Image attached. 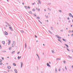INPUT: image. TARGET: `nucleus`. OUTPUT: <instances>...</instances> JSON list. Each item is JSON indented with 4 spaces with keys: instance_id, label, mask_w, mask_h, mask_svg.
<instances>
[{
    "instance_id": "f257e3e1",
    "label": "nucleus",
    "mask_w": 73,
    "mask_h": 73,
    "mask_svg": "<svg viewBox=\"0 0 73 73\" xmlns=\"http://www.w3.org/2000/svg\"><path fill=\"white\" fill-rule=\"evenodd\" d=\"M15 41H13V43L12 44V47H13L14 46H15Z\"/></svg>"
},
{
    "instance_id": "f03ea898",
    "label": "nucleus",
    "mask_w": 73,
    "mask_h": 73,
    "mask_svg": "<svg viewBox=\"0 0 73 73\" xmlns=\"http://www.w3.org/2000/svg\"><path fill=\"white\" fill-rule=\"evenodd\" d=\"M8 41V44L9 45H10V44H11V40L9 39Z\"/></svg>"
},
{
    "instance_id": "7ed1b4c3",
    "label": "nucleus",
    "mask_w": 73,
    "mask_h": 73,
    "mask_svg": "<svg viewBox=\"0 0 73 73\" xmlns=\"http://www.w3.org/2000/svg\"><path fill=\"white\" fill-rule=\"evenodd\" d=\"M4 33H5V35H8V33H7V32L6 31H5L4 32Z\"/></svg>"
},
{
    "instance_id": "20e7f679",
    "label": "nucleus",
    "mask_w": 73,
    "mask_h": 73,
    "mask_svg": "<svg viewBox=\"0 0 73 73\" xmlns=\"http://www.w3.org/2000/svg\"><path fill=\"white\" fill-rule=\"evenodd\" d=\"M56 37H57V38H61V37L58 36V35H56Z\"/></svg>"
},
{
    "instance_id": "39448f33",
    "label": "nucleus",
    "mask_w": 73,
    "mask_h": 73,
    "mask_svg": "<svg viewBox=\"0 0 73 73\" xmlns=\"http://www.w3.org/2000/svg\"><path fill=\"white\" fill-rule=\"evenodd\" d=\"M69 16L70 17H72V14H71V13H69Z\"/></svg>"
},
{
    "instance_id": "423d86ee",
    "label": "nucleus",
    "mask_w": 73,
    "mask_h": 73,
    "mask_svg": "<svg viewBox=\"0 0 73 73\" xmlns=\"http://www.w3.org/2000/svg\"><path fill=\"white\" fill-rule=\"evenodd\" d=\"M47 65L48 66H49V67H50V65H49V63H47Z\"/></svg>"
},
{
    "instance_id": "0eeeda50",
    "label": "nucleus",
    "mask_w": 73,
    "mask_h": 73,
    "mask_svg": "<svg viewBox=\"0 0 73 73\" xmlns=\"http://www.w3.org/2000/svg\"><path fill=\"white\" fill-rule=\"evenodd\" d=\"M9 28L11 30V31H13V29H12V27H9Z\"/></svg>"
},
{
    "instance_id": "6e6552de",
    "label": "nucleus",
    "mask_w": 73,
    "mask_h": 73,
    "mask_svg": "<svg viewBox=\"0 0 73 73\" xmlns=\"http://www.w3.org/2000/svg\"><path fill=\"white\" fill-rule=\"evenodd\" d=\"M2 43L3 44V45H4L5 44V41H3L2 42Z\"/></svg>"
},
{
    "instance_id": "1a4fd4ad",
    "label": "nucleus",
    "mask_w": 73,
    "mask_h": 73,
    "mask_svg": "<svg viewBox=\"0 0 73 73\" xmlns=\"http://www.w3.org/2000/svg\"><path fill=\"white\" fill-rule=\"evenodd\" d=\"M15 71L16 73H17V70H16V69H15Z\"/></svg>"
},
{
    "instance_id": "9d476101",
    "label": "nucleus",
    "mask_w": 73,
    "mask_h": 73,
    "mask_svg": "<svg viewBox=\"0 0 73 73\" xmlns=\"http://www.w3.org/2000/svg\"><path fill=\"white\" fill-rule=\"evenodd\" d=\"M7 68L8 69H10L11 68V66H9L7 67Z\"/></svg>"
},
{
    "instance_id": "9b49d317",
    "label": "nucleus",
    "mask_w": 73,
    "mask_h": 73,
    "mask_svg": "<svg viewBox=\"0 0 73 73\" xmlns=\"http://www.w3.org/2000/svg\"><path fill=\"white\" fill-rule=\"evenodd\" d=\"M21 56L19 57V56H18V59H20V58H21Z\"/></svg>"
},
{
    "instance_id": "f8f14e48",
    "label": "nucleus",
    "mask_w": 73,
    "mask_h": 73,
    "mask_svg": "<svg viewBox=\"0 0 73 73\" xmlns=\"http://www.w3.org/2000/svg\"><path fill=\"white\" fill-rule=\"evenodd\" d=\"M13 65H14V66H16V64L15 63H13Z\"/></svg>"
},
{
    "instance_id": "ddd939ff",
    "label": "nucleus",
    "mask_w": 73,
    "mask_h": 73,
    "mask_svg": "<svg viewBox=\"0 0 73 73\" xmlns=\"http://www.w3.org/2000/svg\"><path fill=\"white\" fill-rule=\"evenodd\" d=\"M9 50H11L12 49V47H10L9 48Z\"/></svg>"
},
{
    "instance_id": "4468645a",
    "label": "nucleus",
    "mask_w": 73,
    "mask_h": 73,
    "mask_svg": "<svg viewBox=\"0 0 73 73\" xmlns=\"http://www.w3.org/2000/svg\"><path fill=\"white\" fill-rule=\"evenodd\" d=\"M29 13H30V14H32V11H30L29 12Z\"/></svg>"
},
{
    "instance_id": "2eb2a0df",
    "label": "nucleus",
    "mask_w": 73,
    "mask_h": 73,
    "mask_svg": "<svg viewBox=\"0 0 73 73\" xmlns=\"http://www.w3.org/2000/svg\"><path fill=\"white\" fill-rule=\"evenodd\" d=\"M64 45L66 46H67V48H68V45L66 44H65Z\"/></svg>"
},
{
    "instance_id": "dca6fc26",
    "label": "nucleus",
    "mask_w": 73,
    "mask_h": 73,
    "mask_svg": "<svg viewBox=\"0 0 73 73\" xmlns=\"http://www.w3.org/2000/svg\"><path fill=\"white\" fill-rule=\"evenodd\" d=\"M68 57L70 58H72V57L70 56H68Z\"/></svg>"
},
{
    "instance_id": "f3484780",
    "label": "nucleus",
    "mask_w": 73,
    "mask_h": 73,
    "mask_svg": "<svg viewBox=\"0 0 73 73\" xmlns=\"http://www.w3.org/2000/svg\"><path fill=\"white\" fill-rule=\"evenodd\" d=\"M21 67H23V63H21Z\"/></svg>"
},
{
    "instance_id": "a211bd4d",
    "label": "nucleus",
    "mask_w": 73,
    "mask_h": 73,
    "mask_svg": "<svg viewBox=\"0 0 73 73\" xmlns=\"http://www.w3.org/2000/svg\"><path fill=\"white\" fill-rule=\"evenodd\" d=\"M15 51H14L12 52V54H13V53H15Z\"/></svg>"
},
{
    "instance_id": "6ab92c4d",
    "label": "nucleus",
    "mask_w": 73,
    "mask_h": 73,
    "mask_svg": "<svg viewBox=\"0 0 73 73\" xmlns=\"http://www.w3.org/2000/svg\"><path fill=\"white\" fill-rule=\"evenodd\" d=\"M25 8L26 9H28V7H27V6H25Z\"/></svg>"
},
{
    "instance_id": "aec40b11",
    "label": "nucleus",
    "mask_w": 73,
    "mask_h": 73,
    "mask_svg": "<svg viewBox=\"0 0 73 73\" xmlns=\"http://www.w3.org/2000/svg\"><path fill=\"white\" fill-rule=\"evenodd\" d=\"M62 40H63V41H66V40H65L64 39V38H63L62 39Z\"/></svg>"
},
{
    "instance_id": "412c9836",
    "label": "nucleus",
    "mask_w": 73,
    "mask_h": 73,
    "mask_svg": "<svg viewBox=\"0 0 73 73\" xmlns=\"http://www.w3.org/2000/svg\"><path fill=\"white\" fill-rule=\"evenodd\" d=\"M38 2H39V3H40V4H41V2H40V1L39 0H38Z\"/></svg>"
},
{
    "instance_id": "4be33fe9",
    "label": "nucleus",
    "mask_w": 73,
    "mask_h": 73,
    "mask_svg": "<svg viewBox=\"0 0 73 73\" xmlns=\"http://www.w3.org/2000/svg\"><path fill=\"white\" fill-rule=\"evenodd\" d=\"M52 53H54V51L53 50H52Z\"/></svg>"
},
{
    "instance_id": "5701e85b",
    "label": "nucleus",
    "mask_w": 73,
    "mask_h": 73,
    "mask_svg": "<svg viewBox=\"0 0 73 73\" xmlns=\"http://www.w3.org/2000/svg\"><path fill=\"white\" fill-rule=\"evenodd\" d=\"M63 62H64V63H65V62H66V61L64 60L63 61Z\"/></svg>"
},
{
    "instance_id": "b1692460",
    "label": "nucleus",
    "mask_w": 73,
    "mask_h": 73,
    "mask_svg": "<svg viewBox=\"0 0 73 73\" xmlns=\"http://www.w3.org/2000/svg\"><path fill=\"white\" fill-rule=\"evenodd\" d=\"M0 65H3V63H0Z\"/></svg>"
},
{
    "instance_id": "393cba45",
    "label": "nucleus",
    "mask_w": 73,
    "mask_h": 73,
    "mask_svg": "<svg viewBox=\"0 0 73 73\" xmlns=\"http://www.w3.org/2000/svg\"><path fill=\"white\" fill-rule=\"evenodd\" d=\"M20 53L19 51L17 53V54H19Z\"/></svg>"
},
{
    "instance_id": "a878e982",
    "label": "nucleus",
    "mask_w": 73,
    "mask_h": 73,
    "mask_svg": "<svg viewBox=\"0 0 73 73\" xmlns=\"http://www.w3.org/2000/svg\"><path fill=\"white\" fill-rule=\"evenodd\" d=\"M33 11H35V10L34 9H33Z\"/></svg>"
},
{
    "instance_id": "bb28decb",
    "label": "nucleus",
    "mask_w": 73,
    "mask_h": 73,
    "mask_svg": "<svg viewBox=\"0 0 73 73\" xmlns=\"http://www.w3.org/2000/svg\"><path fill=\"white\" fill-rule=\"evenodd\" d=\"M37 19H40V18L39 17H37Z\"/></svg>"
},
{
    "instance_id": "cd10ccee",
    "label": "nucleus",
    "mask_w": 73,
    "mask_h": 73,
    "mask_svg": "<svg viewBox=\"0 0 73 73\" xmlns=\"http://www.w3.org/2000/svg\"><path fill=\"white\" fill-rule=\"evenodd\" d=\"M69 32V33H70V32H71V31L70 30H69L68 31Z\"/></svg>"
},
{
    "instance_id": "c85d7f7f",
    "label": "nucleus",
    "mask_w": 73,
    "mask_h": 73,
    "mask_svg": "<svg viewBox=\"0 0 73 73\" xmlns=\"http://www.w3.org/2000/svg\"><path fill=\"white\" fill-rule=\"evenodd\" d=\"M58 40L59 41H60V42H61V40H60L58 39Z\"/></svg>"
},
{
    "instance_id": "c756f323",
    "label": "nucleus",
    "mask_w": 73,
    "mask_h": 73,
    "mask_svg": "<svg viewBox=\"0 0 73 73\" xmlns=\"http://www.w3.org/2000/svg\"><path fill=\"white\" fill-rule=\"evenodd\" d=\"M0 62H2V60H0Z\"/></svg>"
},
{
    "instance_id": "7c9ffc66",
    "label": "nucleus",
    "mask_w": 73,
    "mask_h": 73,
    "mask_svg": "<svg viewBox=\"0 0 73 73\" xmlns=\"http://www.w3.org/2000/svg\"><path fill=\"white\" fill-rule=\"evenodd\" d=\"M0 48L1 49V45L0 44Z\"/></svg>"
},
{
    "instance_id": "2f4dec72",
    "label": "nucleus",
    "mask_w": 73,
    "mask_h": 73,
    "mask_svg": "<svg viewBox=\"0 0 73 73\" xmlns=\"http://www.w3.org/2000/svg\"><path fill=\"white\" fill-rule=\"evenodd\" d=\"M36 56H38V58H39V56H38V54H36Z\"/></svg>"
},
{
    "instance_id": "473e14b6",
    "label": "nucleus",
    "mask_w": 73,
    "mask_h": 73,
    "mask_svg": "<svg viewBox=\"0 0 73 73\" xmlns=\"http://www.w3.org/2000/svg\"><path fill=\"white\" fill-rule=\"evenodd\" d=\"M21 32L22 33H24V31H21Z\"/></svg>"
},
{
    "instance_id": "72a5a7b5",
    "label": "nucleus",
    "mask_w": 73,
    "mask_h": 73,
    "mask_svg": "<svg viewBox=\"0 0 73 73\" xmlns=\"http://www.w3.org/2000/svg\"><path fill=\"white\" fill-rule=\"evenodd\" d=\"M57 68H56L55 69V71H56V72H57Z\"/></svg>"
},
{
    "instance_id": "f704fd0d",
    "label": "nucleus",
    "mask_w": 73,
    "mask_h": 73,
    "mask_svg": "<svg viewBox=\"0 0 73 73\" xmlns=\"http://www.w3.org/2000/svg\"><path fill=\"white\" fill-rule=\"evenodd\" d=\"M60 60V59H58V58H57L56 59V60H57V61H58V60Z\"/></svg>"
},
{
    "instance_id": "c9c22d12",
    "label": "nucleus",
    "mask_w": 73,
    "mask_h": 73,
    "mask_svg": "<svg viewBox=\"0 0 73 73\" xmlns=\"http://www.w3.org/2000/svg\"><path fill=\"white\" fill-rule=\"evenodd\" d=\"M28 8H29V9H30V7L29 6H28Z\"/></svg>"
},
{
    "instance_id": "e433bc0d",
    "label": "nucleus",
    "mask_w": 73,
    "mask_h": 73,
    "mask_svg": "<svg viewBox=\"0 0 73 73\" xmlns=\"http://www.w3.org/2000/svg\"><path fill=\"white\" fill-rule=\"evenodd\" d=\"M40 9H38V11H40Z\"/></svg>"
},
{
    "instance_id": "4c0bfd02",
    "label": "nucleus",
    "mask_w": 73,
    "mask_h": 73,
    "mask_svg": "<svg viewBox=\"0 0 73 73\" xmlns=\"http://www.w3.org/2000/svg\"><path fill=\"white\" fill-rule=\"evenodd\" d=\"M67 19H68V20H69V18L68 17Z\"/></svg>"
},
{
    "instance_id": "58836bf2",
    "label": "nucleus",
    "mask_w": 73,
    "mask_h": 73,
    "mask_svg": "<svg viewBox=\"0 0 73 73\" xmlns=\"http://www.w3.org/2000/svg\"><path fill=\"white\" fill-rule=\"evenodd\" d=\"M2 58L3 60H4V58Z\"/></svg>"
},
{
    "instance_id": "ea45409f",
    "label": "nucleus",
    "mask_w": 73,
    "mask_h": 73,
    "mask_svg": "<svg viewBox=\"0 0 73 73\" xmlns=\"http://www.w3.org/2000/svg\"><path fill=\"white\" fill-rule=\"evenodd\" d=\"M59 11L60 12H61L62 11H61V10H60Z\"/></svg>"
},
{
    "instance_id": "a19ab883",
    "label": "nucleus",
    "mask_w": 73,
    "mask_h": 73,
    "mask_svg": "<svg viewBox=\"0 0 73 73\" xmlns=\"http://www.w3.org/2000/svg\"><path fill=\"white\" fill-rule=\"evenodd\" d=\"M34 15L35 16H36V14H34Z\"/></svg>"
},
{
    "instance_id": "79ce46f5",
    "label": "nucleus",
    "mask_w": 73,
    "mask_h": 73,
    "mask_svg": "<svg viewBox=\"0 0 73 73\" xmlns=\"http://www.w3.org/2000/svg\"><path fill=\"white\" fill-rule=\"evenodd\" d=\"M60 69H59V71H60Z\"/></svg>"
},
{
    "instance_id": "37998d69",
    "label": "nucleus",
    "mask_w": 73,
    "mask_h": 73,
    "mask_svg": "<svg viewBox=\"0 0 73 73\" xmlns=\"http://www.w3.org/2000/svg\"><path fill=\"white\" fill-rule=\"evenodd\" d=\"M6 64H7V65H8V63H7Z\"/></svg>"
},
{
    "instance_id": "c03bdc74",
    "label": "nucleus",
    "mask_w": 73,
    "mask_h": 73,
    "mask_svg": "<svg viewBox=\"0 0 73 73\" xmlns=\"http://www.w3.org/2000/svg\"><path fill=\"white\" fill-rule=\"evenodd\" d=\"M5 26H6V27H7L8 26H7V25H5Z\"/></svg>"
},
{
    "instance_id": "a18cd8bd",
    "label": "nucleus",
    "mask_w": 73,
    "mask_h": 73,
    "mask_svg": "<svg viewBox=\"0 0 73 73\" xmlns=\"http://www.w3.org/2000/svg\"><path fill=\"white\" fill-rule=\"evenodd\" d=\"M67 50H68V51H69V49H67Z\"/></svg>"
},
{
    "instance_id": "49530a36",
    "label": "nucleus",
    "mask_w": 73,
    "mask_h": 73,
    "mask_svg": "<svg viewBox=\"0 0 73 73\" xmlns=\"http://www.w3.org/2000/svg\"><path fill=\"white\" fill-rule=\"evenodd\" d=\"M35 37H36V38H37V37L36 36V35H35Z\"/></svg>"
},
{
    "instance_id": "de8ad7c7",
    "label": "nucleus",
    "mask_w": 73,
    "mask_h": 73,
    "mask_svg": "<svg viewBox=\"0 0 73 73\" xmlns=\"http://www.w3.org/2000/svg\"><path fill=\"white\" fill-rule=\"evenodd\" d=\"M61 32H62V31H63L62 30H61Z\"/></svg>"
},
{
    "instance_id": "09e8293b",
    "label": "nucleus",
    "mask_w": 73,
    "mask_h": 73,
    "mask_svg": "<svg viewBox=\"0 0 73 73\" xmlns=\"http://www.w3.org/2000/svg\"><path fill=\"white\" fill-rule=\"evenodd\" d=\"M39 22H40V23H41V24H42V23L40 22V21H39Z\"/></svg>"
},
{
    "instance_id": "8fccbe9b",
    "label": "nucleus",
    "mask_w": 73,
    "mask_h": 73,
    "mask_svg": "<svg viewBox=\"0 0 73 73\" xmlns=\"http://www.w3.org/2000/svg\"><path fill=\"white\" fill-rule=\"evenodd\" d=\"M26 46H27L26 45V44H25V48H26Z\"/></svg>"
},
{
    "instance_id": "3c124183",
    "label": "nucleus",
    "mask_w": 73,
    "mask_h": 73,
    "mask_svg": "<svg viewBox=\"0 0 73 73\" xmlns=\"http://www.w3.org/2000/svg\"><path fill=\"white\" fill-rule=\"evenodd\" d=\"M7 58H9V56H8L7 57Z\"/></svg>"
},
{
    "instance_id": "603ef678",
    "label": "nucleus",
    "mask_w": 73,
    "mask_h": 73,
    "mask_svg": "<svg viewBox=\"0 0 73 73\" xmlns=\"http://www.w3.org/2000/svg\"><path fill=\"white\" fill-rule=\"evenodd\" d=\"M44 11H46V9H44Z\"/></svg>"
},
{
    "instance_id": "864d4df0",
    "label": "nucleus",
    "mask_w": 73,
    "mask_h": 73,
    "mask_svg": "<svg viewBox=\"0 0 73 73\" xmlns=\"http://www.w3.org/2000/svg\"><path fill=\"white\" fill-rule=\"evenodd\" d=\"M65 69H66V70L67 69H66V67H65Z\"/></svg>"
},
{
    "instance_id": "5fc2aeb1",
    "label": "nucleus",
    "mask_w": 73,
    "mask_h": 73,
    "mask_svg": "<svg viewBox=\"0 0 73 73\" xmlns=\"http://www.w3.org/2000/svg\"><path fill=\"white\" fill-rule=\"evenodd\" d=\"M22 4H23L24 5V3H23Z\"/></svg>"
},
{
    "instance_id": "6e6d98bb",
    "label": "nucleus",
    "mask_w": 73,
    "mask_h": 73,
    "mask_svg": "<svg viewBox=\"0 0 73 73\" xmlns=\"http://www.w3.org/2000/svg\"><path fill=\"white\" fill-rule=\"evenodd\" d=\"M72 25H71V27H72Z\"/></svg>"
},
{
    "instance_id": "4d7b16f0",
    "label": "nucleus",
    "mask_w": 73,
    "mask_h": 73,
    "mask_svg": "<svg viewBox=\"0 0 73 73\" xmlns=\"http://www.w3.org/2000/svg\"><path fill=\"white\" fill-rule=\"evenodd\" d=\"M72 68H73V66H72Z\"/></svg>"
},
{
    "instance_id": "13d9d810",
    "label": "nucleus",
    "mask_w": 73,
    "mask_h": 73,
    "mask_svg": "<svg viewBox=\"0 0 73 73\" xmlns=\"http://www.w3.org/2000/svg\"><path fill=\"white\" fill-rule=\"evenodd\" d=\"M43 45H44V46L45 45V44H43Z\"/></svg>"
},
{
    "instance_id": "bf43d9fd",
    "label": "nucleus",
    "mask_w": 73,
    "mask_h": 73,
    "mask_svg": "<svg viewBox=\"0 0 73 73\" xmlns=\"http://www.w3.org/2000/svg\"><path fill=\"white\" fill-rule=\"evenodd\" d=\"M33 5H34V3H33Z\"/></svg>"
},
{
    "instance_id": "052dcab7",
    "label": "nucleus",
    "mask_w": 73,
    "mask_h": 73,
    "mask_svg": "<svg viewBox=\"0 0 73 73\" xmlns=\"http://www.w3.org/2000/svg\"><path fill=\"white\" fill-rule=\"evenodd\" d=\"M68 36H70L69 35H68Z\"/></svg>"
},
{
    "instance_id": "680f3d73",
    "label": "nucleus",
    "mask_w": 73,
    "mask_h": 73,
    "mask_svg": "<svg viewBox=\"0 0 73 73\" xmlns=\"http://www.w3.org/2000/svg\"><path fill=\"white\" fill-rule=\"evenodd\" d=\"M48 20H47V22H48Z\"/></svg>"
},
{
    "instance_id": "e2e57ef3",
    "label": "nucleus",
    "mask_w": 73,
    "mask_h": 73,
    "mask_svg": "<svg viewBox=\"0 0 73 73\" xmlns=\"http://www.w3.org/2000/svg\"><path fill=\"white\" fill-rule=\"evenodd\" d=\"M72 32H73V31H72Z\"/></svg>"
},
{
    "instance_id": "0e129e2a",
    "label": "nucleus",
    "mask_w": 73,
    "mask_h": 73,
    "mask_svg": "<svg viewBox=\"0 0 73 73\" xmlns=\"http://www.w3.org/2000/svg\"><path fill=\"white\" fill-rule=\"evenodd\" d=\"M7 24H8V25H9V24L8 23H7Z\"/></svg>"
},
{
    "instance_id": "69168bd1",
    "label": "nucleus",
    "mask_w": 73,
    "mask_h": 73,
    "mask_svg": "<svg viewBox=\"0 0 73 73\" xmlns=\"http://www.w3.org/2000/svg\"><path fill=\"white\" fill-rule=\"evenodd\" d=\"M49 64H50V62H49Z\"/></svg>"
},
{
    "instance_id": "338daca9",
    "label": "nucleus",
    "mask_w": 73,
    "mask_h": 73,
    "mask_svg": "<svg viewBox=\"0 0 73 73\" xmlns=\"http://www.w3.org/2000/svg\"><path fill=\"white\" fill-rule=\"evenodd\" d=\"M7 1L8 2V0H7Z\"/></svg>"
},
{
    "instance_id": "774afa93",
    "label": "nucleus",
    "mask_w": 73,
    "mask_h": 73,
    "mask_svg": "<svg viewBox=\"0 0 73 73\" xmlns=\"http://www.w3.org/2000/svg\"><path fill=\"white\" fill-rule=\"evenodd\" d=\"M66 29H68V28H66Z\"/></svg>"
}]
</instances>
